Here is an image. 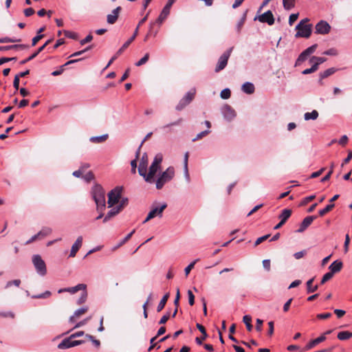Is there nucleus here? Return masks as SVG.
I'll return each instance as SVG.
<instances>
[{
  "label": "nucleus",
  "mask_w": 352,
  "mask_h": 352,
  "mask_svg": "<svg viewBox=\"0 0 352 352\" xmlns=\"http://www.w3.org/2000/svg\"><path fill=\"white\" fill-rule=\"evenodd\" d=\"M120 10L121 7L118 6L112 11L111 14H108L107 17V23L109 24L115 23L118 19Z\"/></svg>",
  "instance_id": "obj_16"
},
{
  "label": "nucleus",
  "mask_w": 352,
  "mask_h": 352,
  "mask_svg": "<svg viewBox=\"0 0 352 352\" xmlns=\"http://www.w3.org/2000/svg\"><path fill=\"white\" fill-rule=\"evenodd\" d=\"M196 327L202 333V340H205L208 336L205 327L199 323L196 324Z\"/></svg>",
  "instance_id": "obj_43"
},
{
  "label": "nucleus",
  "mask_w": 352,
  "mask_h": 352,
  "mask_svg": "<svg viewBox=\"0 0 352 352\" xmlns=\"http://www.w3.org/2000/svg\"><path fill=\"white\" fill-rule=\"evenodd\" d=\"M258 19L261 23H267L268 25H272L274 23V18L272 14V12L270 10H268L260 15L258 17Z\"/></svg>",
  "instance_id": "obj_13"
},
{
  "label": "nucleus",
  "mask_w": 352,
  "mask_h": 352,
  "mask_svg": "<svg viewBox=\"0 0 352 352\" xmlns=\"http://www.w3.org/2000/svg\"><path fill=\"white\" fill-rule=\"evenodd\" d=\"M148 166V155L146 153H144L140 159L138 173L140 175H144L145 170Z\"/></svg>",
  "instance_id": "obj_17"
},
{
  "label": "nucleus",
  "mask_w": 352,
  "mask_h": 352,
  "mask_svg": "<svg viewBox=\"0 0 352 352\" xmlns=\"http://www.w3.org/2000/svg\"><path fill=\"white\" fill-rule=\"evenodd\" d=\"M331 316V313H323V314H319L316 316V318L318 319H327L329 318Z\"/></svg>",
  "instance_id": "obj_61"
},
{
  "label": "nucleus",
  "mask_w": 352,
  "mask_h": 352,
  "mask_svg": "<svg viewBox=\"0 0 352 352\" xmlns=\"http://www.w3.org/2000/svg\"><path fill=\"white\" fill-rule=\"evenodd\" d=\"M90 318H91V317H88V318L84 319L83 320L76 323V325L72 328V329H76V328H78V327H80L85 325L90 320Z\"/></svg>",
  "instance_id": "obj_56"
},
{
  "label": "nucleus",
  "mask_w": 352,
  "mask_h": 352,
  "mask_svg": "<svg viewBox=\"0 0 352 352\" xmlns=\"http://www.w3.org/2000/svg\"><path fill=\"white\" fill-rule=\"evenodd\" d=\"M87 285L85 284H78L75 287H68V292L71 294H75L80 290H85Z\"/></svg>",
  "instance_id": "obj_32"
},
{
  "label": "nucleus",
  "mask_w": 352,
  "mask_h": 352,
  "mask_svg": "<svg viewBox=\"0 0 352 352\" xmlns=\"http://www.w3.org/2000/svg\"><path fill=\"white\" fill-rule=\"evenodd\" d=\"M71 336L69 338H65L58 345V348L60 349H69L75 346H78L85 343L84 340H74Z\"/></svg>",
  "instance_id": "obj_10"
},
{
  "label": "nucleus",
  "mask_w": 352,
  "mask_h": 352,
  "mask_svg": "<svg viewBox=\"0 0 352 352\" xmlns=\"http://www.w3.org/2000/svg\"><path fill=\"white\" fill-rule=\"evenodd\" d=\"M175 0H168L166 5L164 7L160 16L155 22L150 23V28L147 34L145 36L144 41H146L149 36H155L160 30V27L163 21L166 19L170 13V10Z\"/></svg>",
  "instance_id": "obj_1"
},
{
  "label": "nucleus",
  "mask_w": 352,
  "mask_h": 352,
  "mask_svg": "<svg viewBox=\"0 0 352 352\" xmlns=\"http://www.w3.org/2000/svg\"><path fill=\"white\" fill-rule=\"evenodd\" d=\"M314 280V278H312L309 279L307 282V283H306V285H307V292L308 294L315 292L318 289V285H313Z\"/></svg>",
  "instance_id": "obj_25"
},
{
  "label": "nucleus",
  "mask_w": 352,
  "mask_h": 352,
  "mask_svg": "<svg viewBox=\"0 0 352 352\" xmlns=\"http://www.w3.org/2000/svg\"><path fill=\"white\" fill-rule=\"evenodd\" d=\"M135 230H132L129 234H128L123 240L118 244V246H121L123 244H124L126 242H127L133 236V234L135 233Z\"/></svg>",
  "instance_id": "obj_49"
},
{
  "label": "nucleus",
  "mask_w": 352,
  "mask_h": 352,
  "mask_svg": "<svg viewBox=\"0 0 352 352\" xmlns=\"http://www.w3.org/2000/svg\"><path fill=\"white\" fill-rule=\"evenodd\" d=\"M162 155L158 153L155 155L153 162L149 167L148 173H147V168L145 170L144 175H140L144 177L145 181L148 183H153L154 182V176L159 170L160 164L162 162Z\"/></svg>",
  "instance_id": "obj_2"
},
{
  "label": "nucleus",
  "mask_w": 352,
  "mask_h": 352,
  "mask_svg": "<svg viewBox=\"0 0 352 352\" xmlns=\"http://www.w3.org/2000/svg\"><path fill=\"white\" fill-rule=\"evenodd\" d=\"M166 207L167 204L166 203H163L160 206H153L143 223H144L155 217H162V212Z\"/></svg>",
  "instance_id": "obj_9"
},
{
  "label": "nucleus",
  "mask_w": 352,
  "mask_h": 352,
  "mask_svg": "<svg viewBox=\"0 0 352 352\" xmlns=\"http://www.w3.org/2000/svg\"><path fill=\"white\" fill-rule=\"evenodd\" d=\"M318 112L316 110H313L311 112L305 113L304 115V118L305 120H315L318 118Z\"/></svg>",
  "instance_id": "obj_27"
},
{
  "label": "nucleus",
  "mask_w": 352,
  "mask_h": 352,
  "mask_svg": "<svg viewBox=\"0 0 352 352\" xmlns=\"http://www.w3.org/2000/svg\"><path fill=\"white\" fill-rule=\"evenodd\" d=\"M140 148H141V145L139 146L138 149L136 151L135 158L131 162V168H137V160H138V158L140 157Z\"/></svg>",
  "instance_id": "obj_38"
},
{
  "label": "nucleus",
  "mask_w": 352,
  "mask_h": 352,
  "mask_svg": "<svg viewBox=\"0 0 352 352\" xmlns=\"http://www.w3.org/2000/svg\"><path fill=\"white\" fill-rule=\"evenodd\" d=\"M317 70L318 69H317V67H316V65H313L311 66V67L303 70L302 72V74H305V75L309 74H311V73H314V72H316Z\"/></svg>",
  "instance_id": "obj_48"
},
{
  "label": "nucleus",
  "mask_w": 352,
  "mask_h": 352,
  "mask_svg": "<svg viewBox=\"0 0 352 352\" xmlns=\"http://www.w3.org/2000/svg\"><path fill=\"white\" fill-rule=\"evenodd\" d=\"M169 297V294H165L162 298L161 299V300L160 301L157 307V312H160L165 307L166 304V302L168 300V298Z\"/></svg>",
  "instance_id": "obj_31"
},
{
  "label": "nucleus",
  "mask_w": 352,
  "mask_h": 352,
  "mask_svg": "<svg viewBox=\"0 0 352 352\" xmlns=\"http://www.w3.org/2000/svg\"><path fill=\"white\" fill-rule=\"evenodd\" d=\"M170 318V313H166V314H164L162 318L159 321V324H165L167 320L169 319Z\"/></svg>",
  "instance_id": "obj_58"
},
{
  "label": "nucleus",
  "mask_w": 352,
  "mask_h": 352,
  "mask_svg": "<svg viewBox=\"0 0 352 352\" xmlns=\"http://www.w3.org/2000/svg\"><path fill=\"white\" fill-rule=\"evenodd\" d=\"M25 16H30L34 13V10L32 8H28L24 10L23 11Z\"/></svg>",
  "instance_id": "obj_64"
},
{
  "label": "nucleus",
  "mask_w": 352,
  "mask_h": 352,
  "mask_svg": "<svg viewBox=\"0 0 352 352\" xmlns=\"http://www.w3.org/2000/svg\"><path fill=\"white\" fill-rule=\"evenodd\" d=\"M337 337L340 340H346L352 337V333L348 331H340Z\"/></svg>",
  "instance_id": "obj_30"
},
{
  "label": "nucleus",
  "mask_w": 352,
  "mask_h": 352,
  "mask_svg": "<svg viewBox=\"0 0 352 352\" xmlns=\"http://www.w3.org/2000/svg\"><path fill=\"white\" fill-rule=\"evenodd\" d=\"M336 72V69H335L334 67H331V68H329V69H326L325 71H324L322 72H320L319 74V80H318V83L320 84V85H321V86L323 85L322 80L324 78H326L331 76Z\"/></svg>",
  "instance_id": "obj_19"
},
{
  "label": "nucleus",
  "mask_w": 352,
  "mask_h": 352,
  "mask_svg": "<svg viewBox=\"0 0 352 352\" xmlns=\"http://www.w3.org/2000/svg\"><path fill=\"white\" fill-rule=\"evenodd\" d=\"M279 218L280 219V221L276 226H274V228L275 230L280 228L286 222V208L282 210V212L280 214Z\"/></svg>",
  "instance_id": "obj_33"
},
{
  "label": "nucleus",
  "mask_w": 352,
  "mask_h": 352,
  "mask_svg": "<svg viewBox=\"0 0 352 352\" xmlns=\"http://www.w3.org/2000/svg\"><path fill=\"white\" fill-rule=\"evenodd\" d=\"M43 50V47H40L36 52H35L34 53H32V54L31 56H30L28 58L24 59V60H22L21 62H20V64L21 65H24L25 63H27L28 62L32 60V59H34L35 57L37 56V55L41 52Z\"/></svg>",
  "instance_id": "obj_28"
},
{
  "label": "nucleus",
  "mask_w": 352,
  "mask_h": 352,
  "mask_svg": "<svg viewBox=\"0 0 352 352\" xmlns=\"http://www.w3.org/2000/svg\"><path fill=\"white\" fill-rule=\"evenodd\" d=\"M326 340V337L324 335L320 336V337L311 340L305 347L304 350H310L314 348L315 346L318 344L319 343L324 341Z\"/></svg>",
  "instance_id": "obj_20"
},
{
  "label": "nucleus",
  "mask_w": 352,
  "mask_h": 352,
  "mask_svg": "<svg viewBox=\"0 0 352 352\" xmlns=\"http://www.w3.org/2000/svg\"><path fill=\"white\" fill-rule=\"evenodd\" d=\"M21 284V280L19 279H16L12 281H9L6 284V287H9L12 286V285H14L16 287H19Z\"/></svg>",
  "instance_id": "obj_59"
},
{
  "label": "nucleus",
  "mask_w": 352,
  "mask_h": 352,
  "mask_svg": "<svg viewBox=\"0 0 352 352\" xmlns=\"http://www.w3.org/2000/svg\"><path fill=\"white\" fill-rule=\"evenodd\" d=\"M52 232V230L50 228L45 227L41 229L37 234L40 238V239H42L45 238V236L50 235Z\"/></svg>",
  "instance_id": "obj_29"
},
{
  "label": "nucleus",
  "mask_w": 352,
  "mask_h": 352,
  "mask_svg": "<svg viewBox=\"0 0 352 352\" xmlns=\"http://www.w3.org/2000/svg\"><path fill=\"white\" fill-rule=\"evenodd\" d=\"M209 133H210L209 130H206V131H201V133H199L197 135L196 138H194L192 140V141L195 142L197 140H199V139L202 138L203 137L207 135Z\"/></svg>",
  "instance_id": "obj_54"
},
{
  "label": "nucleus",
  "mask_w": 352,
  "mask_h": 352,
  "mask_svg": "<svg viewBox=\"0 0 352 352\" xmlns=\"http://www.w3.org/2000/svg\"><path fill=\"white\" fill-rule=\"evenodd\" d=\"M175 176V168L173 166L168 167L164 171L156 181V188L162 189L164 185L170 182Z\"/></svg>",
  "instance_id": "obj_5"
},
{
  "label": "nucleus",
  "mask_w": 352,
  "mask_h": 352,
  "mask_svg": "<svg viewBox=\"0 0 352 352\" xmlns=\"http://www.w3.org/2000/svg\"><path fill=\"white\" fill-rule=\"evenodd\" d=\"M342 263L340 261H333L330 266L329 267V269L330 270V273H331L333 275L336 273L339 272L342 268Z\"/></svg>",
  "instance_id": "obj_22"
},
{
  "label": "nucleus",
  "mask_w": 352,
  "mask_h": 352,
  "mask_svg": "<svg viewBox=\"0 0 352 352\" xmlns=\"http://www.w3.org/2000/svg\"><path fill=\"white\" fill-rule=\"evenodd\" d=\"M93 39V36L91 34L87 35L84 39L80 41V45H83L89 42H90Z\"/></svg>",
  "instance_id": "obj_62"
},
{
  "label": "nucleus",
  "mask_w": 352,
  "mask_h": 352,
  "mask_svg": "<svg viewBox=\"0 0 352 352\" xmlns=\"http://www.w3.org/2000/svg\"><path fill=\"white\" fill-rule=\"evenodd\" d=\"M327 60V58H324V57H318V56H312L310 60H309V62L311 63H313V65H316V67H317V69H318V66L323 63L324 62H325Z\"/></svg>",
  "instance_id": "obj_26"
},
{
  "label": "nucleus",
  "mask_w": 352,
  "mask_h": 352,
  "mask_svg": "<svg viewBox=\"0 0 352 352\" xmlns=\"http://www.w3.org/2000/svg\"><path fill=\"white\" fill-rule=\"evenodd\" d=\"M298 16H299V13L292 14L289 18V25H292L298 19Z\"/></svg>",
  "instance_id": "obj_55"
},
{
  "label": "nucleus",
  "mask_w": 352,
  "mask_h": 352,
  "mask_svg": "<svg viewBox=\"0 0 352 352\" xmlns=\"http://www.w3.org/2000/svg\"><path fill=\"white\" fill-rule=\"evenodd\" d=\"M349 243H350V237H349V234H346V236H345V241H344V253H347L348 252Z\"/></svg>",
  "instance_id": "obj_47"
},
{
  "label": "nucleus",
  "mask_w": 352,
  "mask_h": 352,
  "mask_svg": "<svg viewBox=\"0 0 352 352\" xmlns=\"http://www.w3.org/2000/svg\"><path fill=\"white\" fill-rule=\"evenodd\" d=\"M317 47H318V45L317 44H314V45L309 47L308 48H307L304 51L305 52V53L309 56V55H311V54H313L316 51Z\"/></svg>",
  "instance_id": "obj_50"
},
{
  "label": "nucleus",
  "mask_w": 352,
  "mask_h": 352,
  "mask_svg": "<svg viewBox=\"0 0 352 352\" xmlns=\"http://www.w3.org/2000/svg\"><path fill=\"white\" fill-rule=\"evenodd\" d=\"M122 190V186H116L108 193L109 207H113L116 204H118L121 198Z\"/></svg>",
  "instance_id": "obj_6"
},
{
  "label": "nucleus",
  "mask_w": 352,
  "mask_h": 352,
  "mask_svg": "<svg viewBox=\"0 0 352 352\" xmlns=\"http://www.w3.org/2000/svg\"><path fill=\"white\" fill-rule=\"evenodd\" d=\"M270 236V234H266L263 236L258 237L254 243V246H257L264 241L267 240Z\"/></svg>",
  "instance_id": "obj_51"
},
{
  "label": "nucleus",
  "mask_w": 352,
  "mask_h": 352,
  "mask_svg": "<svg viewBox=\"0 0 352 352\" xmlns=\"http://www.w3.org/2000/svg\"><path fill=\"white\" fill-rule=\"evenodd\" d=\"M243 321L245 324L248 331H251L252 330V325L251 324L252 318L248 315H245L243 318Z\"/></svg>",
  "instance_id": "obj_35"
},
{
  "label": "nucleus",
  "mask_w": 352,
  "mask_h": 352,
  "mask_svg": "<svg viewBox=\"0 0 352 352\" xmlns=\"http://www.w3.org/2000/svg\"><path fill=\"white\" fill-rule=\"evenodd\" d=\"M195 95V89H192L188 91L183 98L179 101L178 104L176 107V109L177 111H181L183 109L186 105H188L194 98Z\"/></svg>",
  "instance_id": "obj_11"
},
{
  "label": "nucleus",
  "mask_w": 352,
  "mask_h": 352,
  "mask_svg": "<svg viewBox=\"0 0 352 352\" xmlns=\"http://www.w3.org/2000/svg\"><path fill=\"white\" fill-rule=\"evenodd\" d=\"M334 206L335 205L333 204L327 205L324 208L319 210V215L321 217L325 215L327 213L329 212L334 208Z\"/></svg>",
  "instance_id": "obj_36"
},
{
  "label": "nucleus",
  "mask_w": 352,
  "mask_h": 352,
  "mask_svg": "<svg viewBox=\"0 0 352 352\" xmlns=\"http://www.w3.org/2000/svg\"><path fill=\"white\" fill-rule=\"evenodd\" d=\"M20 39H14L9 37H3L0 38V43H15L19 42Z\"/></svg>",
  "instance_id": "obj_45"
},
{
  "label": "nucleus",
  "mask_w": 352,
  "mask_h": 352,
  "mask_svg": "<svg viewBox=\"0 0 352 352\" xmlns=\"http://www.w3.org/2000/svg\"><path fill=\"white\" fill-rule=\"evenodd\" d=\"M309 19L305 18L301 20L299 23L296 26L297 32L295 35L296 38L302 37L308 38L310 37L312 32V25L308 23Z\"/></svg>",
  "instance_id": "obj_4"
},
{
  "label": "nucleus",
  "mask_w": 352,
  "mask_h": 352,
  "mask_svg": "<svg viewBox=\"0 0 352 352\" xmlns=\"http://www.w3.org/2000/svg\"><path fill=\"white\" fill-rule=\"evenodd\" d=\"M87 297V293L85 289V290H83V293L82 294V296L78 300V304L80 305V304L85 302L86 301Z\"/></svg>",
  "instance_id": "obj_57"
},
{
  "label": "nucleus",
  "mask_w": 352,
  "mask_h": 352,
  "mask_svg": "<svg viewBox=\"0 0 352 352\" xmlns=\"http://www.w3.org/2000/svg\"><path fill=\"white\" fill-rule=\"evenodd\" d=\"M333 274L331 273H330L329 272L326 273L322 278V280L320 281V284L321 285H323L327 281L329 280L330 279L332 278L333 277Z\"/></svg>",
  "instance_id": "obj_46"
},
{
  "label": "nucleus",
  "mask_w": 352,
  "mask_h": 352,
  "mask_svg": "<svg viewBox=\"0 0 352 352\" xmlns=\"http://www.w3.org/2000/svg\"><path fill=\"white\" fill-rule=\"evenodd\" d=\"M85 337L87 338L89 340H91L96 347H97V348L100 347V340L95 339V338L93 336H91L89 334H86Z\"/></svg>",
  "instance_id": "obj_39"
},
{
  "label": "nucleus",
  "mask_w": 352,
  "mask_h": 352,
  "mask_svg": "<svg viewBox=\"0 0 352 352\" xmlns=\"http://www.w3.org/2000/svg\"><path fill=\"white\" fill-rule=\"evenodd\" d=\"M32 263L37 272L41 276H45L47 274V268L45 261L42 259L41 256L38 254H35L32 256Z\"/></svg>",
  "instance_id": "obj_7"
},
{
  "label": "nucleus",
  "mask_w": 352,
  "mask_h": 352,
  "mask_svg": "<svg viewBox=\"0 0 352 352\" xmlns=\"http://www.w3.org/2000/svg\"><path fill=\"white\" fill-rule=\"evenodd\" d=\"M220 96L223 99H228L231 96V91L228 88L224 89L221 91Z\"/></svg>",
  "instance_id": "obj_40"
},
{
  "label": "nucleus",
  "mask_w": 352,
  "mask_h": 352,
  "mask_svg": "<svg viewBox=\"0 0 352 352\" xmlns=\"http://www.w3.org/2000/svg\"><path fill=\"white\" fill-rule=\"evenodd\" d=\"M128 201L127 198H122L118 206L120 208V210H122L128 204Z\"/></svg>",
  "instance_id": "obj_63"
},
{
  "label": "nucleus",
  "mask_w": 352,
  "mask_h": 352,
  "mask_svg": "<svg viewBox=\"0 0 352 352\" xmlns=\"http://www.w3.org/2000/svg\"><path fill=\"white\" fill-rule=\"evenodd\" d=\"M121 211L120 208L118 206H116L115 208H113L111 210H110L107 215L104 217L103 219V222H107L109 221L111 217L113 216L118 214Z\"/></svg>",
  "instance_id": "obj_23"
},
{
  "label": "nucleus",
  "mask_w": 352,
  "mask_h": 352,
  "mask_svg": "<svg viewBox=\"0 0 352 352\" xmlns=\"http://www.w3.org/2000/svg\"><path fill=\"white\" fill-rule=\"evenodd\" d=\"M242 91L248 94H252L254 92V86L252 82H245L241 87Z\"/></svg>",
  "instance_id": "obj_24"
},
{
  "label": "nucleus",
  "mask_w": 352,
  "mask_h": 352,
  "mask_svg": "<svg viewBox=\"0 0 352 352\" xmlns=\"http://www.w3.org/2000/svg\"><path fill=\"white\" fill-rule=\"evenodd\" d=\"M44 36L43 34H37L32 38V45L34 46Z\"/></svg>",
  "instance_id": "obj_60"
},
{
  "label": "nucleus",
  "mask_w": 352,
  "mask_h": 352,
  "mask_svg": "<svg viewBox=\"0 0 352 352\" xmlns=\"http://www.w3.org/2000/svg\"><path fill=\"white\" fill-rule=\"evenodd\" d=\"M221 112L224 118L228 120H232L236 116L234 110L229 105L223 106Z\"/></svg>",
  "instance_id": "obj_15"
},
{
  "label": "nucleus",
  "mask_w": 352,
  "mask_h": 352,
  "mask_svg": "<svg viewBox=\"0 0 352 352\" xmlns=\"http://www.w3.org/2000/svg\"><path fill=\"white\" fill-rule=\"evenodd\" d=\"M233 47H230L228 50H227L226 52H223V54L219 57L217 66L215 67V72H219L220 71L223 70L227 65L228 59L231 55V53L232 52Z\"/></svg>",
  "instance_id": "obj_8"
},
{
  "label": "nucleus",
  "mask_w": 352,
  "mask_h": 352,
  "mask_svg": "<svg viewBox=\"0 0 352 352\" xmlns=\"http://www.w3.org/2000/svg\"><path fill=\"white\" fill-rule=\"evenodd\" d=\"M199 261V259H196L194 261H192V263H190L184 270V272H185V274L186 276H187L190 270L194 267L195 263Z\"/></svg>",
  "instance_id": "obj_44"
},
{
  "label": "nucleus",
  "mask_w": 352,
  "mask_h": 352,
  "mask_svg": "<svg viewBox=\"0 0 352 352\" xmlns=\"http://www.w3.org/2000/svg\"><path fill=\"white\" fill-rule=\"evenodd\" d=\"M316 34H327L331 30L330 25L325 21H320L315 26Z\"/></svg>",
  "instance_id": "obj_12"
},
{
  "label": "nucleus",
  "mask_w": 352,
  "mask_h": 352,
  "mask_svg": "<svg viewBox=\"0 0 352 352\" xmlns=\"http://www.w3.org/2000/svg\"><path fill=\"white\" fill-rule=\"evenodd\" d=\"M91 192L96 204L97 210H104L105 208V193L102 187L96 184L93 187Z\"/></svg>",
  "instance_id": "obj_3"
},
{
  "label": "nucleus",
  "mask_w": 352,
  "mask_h": 352,
  "mask_svg": "<svg viewBox=\"0 0 352 352\" xmlns=\"http://www.w3.org/2000/svg\"><path fill=\"white\" fill-rule=\"evenodd\" d=\"M149 58V54L148 53H146L144 57H142L140 60H138L136 63H135V65L139 67V66H141L144 64H145L148 60Z\"/></svg>",
  "instance_id": "obj_42"
},
{
  "label": "nucleus",
  "mask_w": 352,
  "mask_h": 352,
  "mask_svg": "<svg viewBox=\"0 0 352 352\" xmlns=\"http://www.w3.org/2000/svg\"><path fill=\"white\" fill-rule=\"evenodd\" d=\"M108 135H102L100 136H94L90 138V141L94 143H102L107 140Z\"/></svg>",
  "instance_id": "obj_34"
},
{
  "label": "nucleus",
  "mask_w": 352,
  "mask_h": 352,
  "mask_svg": "<svg viewBox=\"0 0 352 352\" xmlns=\"http://www.w3.org/2000/svg\"><path fill=\"white\" fill-rule=\"evenodd\" d=\"M307 54L305 53V51H303L298 56L296 63V65H300L301 63L304 62L307 58Z\"/></svg>",
  "instance_id": "obj_41"
},
{
  "label": "nucleus",
  "mask_w": 352,
  "mask_h": 352,
  "mask_svg": "<svg viewBox=\"0 0 352 352\" xmlns=\"http://www.w3.org/2000/svg\"><path fill=\"white\" fill-rule=\"evenodd\" d=\"M316 218H317L316 216H308V217H305L303 219V221H302V223H300L299 228L296 232H304L311 224V223L314 221V220H315Z\"/></svg>",
  "instance_id": "obj_14"
},
{
  "label": "nucleus",
  "mask_w": 352,
  "mask_h": 352,
  "mask_svg": "<svg viewBox=\"0 0 352 352\" xmlns=\"http://www.w3.org/2000/svg\"><path fill=\"white\" fill-rule=\"evenodd\" d=\"M64 34L66 37L72 38L74 40H76L78 38V34L74 32H72V31L65 30Z\"/></svg>",
  "instance_id": "obj_37"
},
{
  "label": "nucleus",
  "mask_w": 352,
  "mask_h": 352,
  "mask_svg": "<svg viewBox=\"0 0 352 352\" xmlns=\"http://www.w3.org/2000/svg\"><path fill=\"white\" fill-rule=\"evenodd\" d=\"M50 295H51V292L50 291H46L45 293H43V294H41L38 295L32 296V298H45L50 296Z\"/></svg>",
  "instance_id": "obj_52"
},
{
  "label": "nucleus",
  "mask_w": 352,
  "mask_h": 352,
  "mask_svg": "<svg viewBox=\"0 0 352 352\" xmlns=\"http://www.w3.org/2000/svg\"><path fill=\"white\" fill-rule=\"evenodd\" d=\"M188 302L192 306L195 304V296L191 290L188 291Z\"/></svg>",
  "instance_id": "obj_53"
},
{
  "label": "nucleus",
  "mask_w": 352,
  "mask_h": 352,
  "mask_svg": "<svg viewBox=\"0 0 352 352\" xmlns=\"http://www.w3.org/2000/svg\"><path fill=\"white\" fill-rule=\"evenodd\" d=\"M87 311H88L87 307H81V308L77 309L74 313V315L69 318V322L71 323L74 322L76 318H78L80 316L85 314Z\"/></svg>",
  "instance_id": "obj_21"
},
{
  "label": "nucleus",
  "mask_w": 352,
  "mask_h": 352,
  "mask_svg": "<svg viewBox=\"0 0 352 352\" xmlns=\"http://www.w3.org/2000/svg\"><path fill=\"white\" fill-rule=\"evenodd\" d=\"M82 237L81 236H80L77 238L76 241H75V243L73 244V245L72 247L70 254H69L70 257H74L76 256L77 252L82 246Z\"/></svg>",
  "instance_id": "obj_18"
}]
</instances>
